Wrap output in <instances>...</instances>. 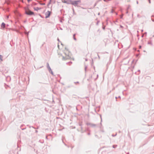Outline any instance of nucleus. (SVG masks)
Segmentation results:
<instances>
[{"label": "nucleus", "mask_w": 154, "mask_h": 154, "mask_svg": "<svg viewBox=\"0 0 154 154\" xmlns=\"http://www.w3.org/2000/svg\"><path fill=\"white\" fill-rule=\"evenodd\" d=\"M81 2V1L80 0H77V1H71V4L72 5H73L75 6H78V5L79 3Z\"/></svg>", "instance_id": "obj_1"}, {"label": "nucleus", "mask_w": 154, "mask_h": 154, "mask_svg": "<svg viewBox=\"0 0 154 154\" xmlns=\"http://www.w3.org/2000/svg\"><path fill=\"white\" fill-rule=\"evenodd\" d=\"M26 13L28 15H32L34 14V13L29 10L26 9Z\"/></svg>", "instance_id": "obj_2"}, {"label": "nucleus", "mask_w": 154, "mask_h": 154, "mask_svg": "<svg viewBox=\"0 0 154 154\" xmlns=\"http://www.w3.org/2000/svg\"><path fill=\"white\" fill-rule=\"evenodd\" d=\"M62 2L66 3L67 4H71V0H68L67 1H66L65 0H62Z\"/></svg>", "instance_id": "obj_3"}, {"label": "nucleus", "mask_w": 154, "mask_h": 154, "mask_svg": "<svg viewBox=\"0 0 154 154\" xmlns=\"http://www.w3.org/2000/svg\"><path fill=\"white\" fill-rule=\"evenodd\" d=\"M50 14L51 12L49 11H48L47 12H46L45 14L46 15L45 18H47L48 17L50 16Z\"/></svg>", "instance_id": "obj_4"}, {"label": "nucleus", "mask_w": 154, "mask_h": 154, "mask_svg": "<svg viewBox=\"0 0 154 154\" xmlns=\"http://www.w3.org/2000/svg\"><path fill=\"white\" fill-rule=\"evenodd\" d=\"M5 24L4 23H2L1 25V27L4 28L5 27Z\"/></svg>", "instance_id": "obj_5"}, {"label": "nucleus", "mask_w": 154, "mask_h": 154, "mask_svg": "<svg viewBox=\"0 0 154 154\" xmlns=\"http://www.w3.org/2000/svg\"><path fill=\"white\" fill-rule=\"evenodd\" d=\"M34 9L35 10H36V11H38V10H39V8L38 7H36V8H34Z\"/></svg>", "instance_id": "obj_6"}, {"label": "nucleus", "mask_w": 154, "mask_h": 154, "mask_svg": "<svg viewBox=\"0 0 154 154\" xmlns=\"http://www.w3.org/2000/svg\"><path fill=\"white\" fill-rule=\"evenodd\" d=\"M2 57L1 55H0V59L1 61H2L3 60L2 59Z\"/></svg>", "instance_id": "obj_7"}, {"label": "nucleus", "mask_w": 154, "mask_h": 154, "mask_svg": "<svg viewBox=\"0 0 154 154\" xmlns=\"http://www.w3.org/2000/svg\"><path fill=\"white\" fill-rule=\"evenodd\" d=\"M148 44L149 45H152V42L151 41H149L148 42Z\"/></svg>", "instance_id": "obj_8"}, {"label": "nucleus", "mask_w": 154, "mask_h": 154, "mask_svg": "<svg viewBox=\"0 0 154 154\" xmlns=\"http://www.w3.org/2000/svg\"><path fill=\"white\" fill-rule=\"evenodd\" d=\"M75 35V34H74L73 35V39L74 40H76V39L75 38H74V36Z\"/></svg>", "instance_id": "obj_9"}, {"label": "nucleus", "mask_w": 154, "mask_h": 154, "mask_svg": "<svg viewBox=\"0 0 154 154\" xmlns=\"http://www.w3.org/2000/svg\"><path fill=\"white\" fill-rule=\"evenodd\" d=\"M123 17V15H122L120 17L121 18H122Z\"/></svg>", "instance_id": "obj_10"}, {"label": "nucleus", "mask_w": 154, "mask_h": 154, "mask_svg": "<svg viewBox=\"0 0 154 154\" xmlns=\"http://www.w3.org/2000/svg\"><path fill=\"white\" fill-rule=\"evenodd\" d=\"M8 18H9V16H7V19H8Z\"/></svg>", "instance_id": "obj_11"}, {"label": "nucleus", "mask_w": 154, "mask_h": 154, "mask_svg": "<svg viewBox=\"0 0 154 154\" xmlns=\"http://www.w3.org/2000/svg\"><path fill=\"white\" fill-rule=\"evenodd\" d=\"M149 3H150V0H149Z\"/></svg>", "instance_id": "obj_12"}, {"label": "nucleus", "mask_w": 154, "mask_h": 154, "mask_svg": "<svg viewBox=\"0 0 154 154\" xmlns=\"http://www.w3.org/2000/svg\"><path fill=\"white\" fill-rule=\"evenodd\" d=\"M28 2H29V1H31V0H27Z\"/></svg>", "instance_id": "obj_13"}, {"label": "nucleus", "mask_w": 154, "mask_h": 154, "mask_svg": "<svg viewBox=\"0 0 154 154\" xmlns=\"http://www.w3.org/2000/svg\"><path fill=\"white\" fill-rule=\"evenodd\" d=\"M152 20L153 22H154V19H152Z\"/></svg>", "instance_id": "obj_14"}, {"label": "nucleus", "mask_w": 154, "mask_h": 154, "mask_svg": "<svg viewBox=\"0 0 154 154\" xmlns=\"http://www.w3.org/2000/svg\"><path fill=\"white\" fill-rule=\"evenodd\" d=\"M42 5H45V3H43V4H42Z\"/></svg>", "instance_id": "obj_15"}, {"label": "nucleus", "mask_w": 154, "mask_h": 154, "mask_svg": "<svg viewBox=\"0 0 154 154\" xmlns=\"http://www.w3.org/2000/svg\"><path fill=\"white\" fill-rule=\"evenodd\" d=\"M137 4H138V1L137 2Z\"/></svg>", "instance_id": "obj_16"}, {"label": "nucleus", "mask_w": 154, "mask_h": 154, "mask_svg": "<svg viewBox=\"0 0 154 154\" xmlns=\"http://www.w3.org/2000/svg\"><path fill=\"white\" fill-rule=\"evenodd\" d=\"M141 31H142V32H143V29H142V30H141Z\"/></svg>", "instance_id": "obj_17"}, {"label": "nucleus", "mask_w": 154, "mask_h": 154, "mask_svg": "<svg viewBox=\"0 0 154 154\" xmlns=\"http://www.w3.org/2000/svg\"><path fill=\"white\" fill-rule=\"evenodd\" d=\"M128 13V11H127L126 12V13Z\"/></svg>", "instance_id": "obj_18"}, {"label": "nucleus", "mask_w": 154, "mask_h": 154, "mask_svg": "<svg viewBox=\"0 0 154 154\" xmlns=\"http://www.w3.org/2000/svg\"><path fill=\"white\" fill-rule=\"evenodd\" d=\"M120 27H123L122 26H120Z\"/></svg>", "instance_id": "obj_19"}, {"label": "nucleus", "mask_w": 154, "mask_h": 154, "mask_svg": "<svg viewBox=\"0 0 154 154\" xmlns=\"http://www.w3.org/2000/svg\"><path fill=\"white\" fill-rule=\"evenodd\" d=\"M26 34H28V33H26Z\"/></svg>", "instance_id": "obj_20"}, {"label": "nucleus", "mask_w": 154, "mask_h": 154, "mask_svg": "<svg viewBox=\"0 0 154 154\" xmlns=\"http://www.w3.org/2000/svg\"><path fill=\"white\" fill-rule=\"evenodd\" d=\"M59 45H58V48L59 47Z\"/></svg>", "instance_id": "obj_21"}, {"label": "nucleus", "mask_w": 154, "mask_h": 154, "mask_svg": "<svg viewBox=\"0 0 154 154\" xmlns=\"http://www.w3.org/2000/svg\"><path fill=\"white\" fill-rule=\"evenodd\" d=\"M60 29L62 30V29H61V28H60Z\"/></svg>", "instance_id": "obj_22"}, {"label": "nucleus", "mask_w": 154, "mask_h": 154, "mask_svg": "<svg viewBox=\"0 0 154 154\" xmlns=\"http://www.w3.org/2000/svg\"><path fill=\"white\" fill-rule=\"evenodd\" d=\"M58 41H59V39H58Z\"/></svg>", "instance_id": "obj_23"}]
</instances>
